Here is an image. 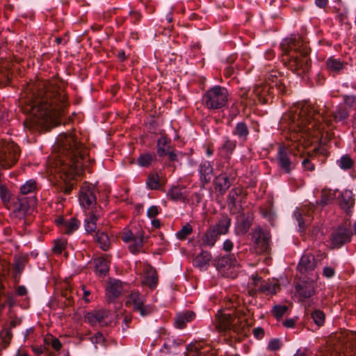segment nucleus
Returning a JSON list of instances; mask_svg holds the SVG:
<instances>
[{"instance_id": "33", "label": "nucleus", "mask_w": 356, "mask_h": 356, "mask_svg": "<svg viewBox=\"0 0 356 356\" xmlns=\"http://www.w3.org/2000/svg\"><path fill=\"white\" fill-rule=\"evenodd\" d=\"M167 197L172 201L185 202L186 199V195L182 192V188L177 186H173L168 190Z\"/></svg>"}, {"instance_id": "50", "label": "nucleus", "mask_w": 356, "mask_h": 356, "mask_svg": "<svg viewBox=\"0 0 356 356\" xmlns=\"http://www.w3.org/2000/svg\"><path fill=\"white\" fill-rule=\"evenodd\" d=\"M311 315L314 323L316 325L321 327L324 324L325 315L323 311L320 309H315L312 312Z\"/></svg>"}, {"instance_id": "53", "label": "nucleus", "mask_w": 356, "mask_h": 356, "mask_svg": "<svg viewBox=\"0 0 356 356\" xmlns=\"http://www.w3.org/2000/svg\"><path fill=\"white\" fill-rule=\"evenodd\" d=\"M334 197L335 194L334 193H332L330 190L323 189L321 193L320 204L322 206L327 205L334 200Z\"/></svg>"}, {"instance_id": "20", "label": "nucleus", "mask_w": 356, "mask_h": 356, "mask_svg": "<svg viewBox=\"0 0 356 356\" xmlns=\"http://www.w3.org/2000/svg\"><path fill=\"white\" fill-rule=\"evenodd\" d=\"M316 283L312 280H300L296 285V291L300 298H309L315 293Z\"/></svg>"}, {"instance_id": "27", "label": "nucleus", "mask_w": 356, "mask_h": 356, "mask_svg": "<svg viewBox=\"0 0 356 356\" xmlns=\"http://www.w3.org/2000/svg\"><path fill=\"white\" fill-rule=\"evenodd\" d=\"M211 254L207 250H202L197 254L193 260L194 266L200 270H206L208 268L209 262L211 261Z\"/></svg>"}, {"instance_id": "15", "label": "nucleus", "mask_w": 356, "mask_h": 356, "mask_svg": "<svg viewBox=\"0 0 356 356\" xmlns=\"http://www.w3.org/2000/svg\"><path fill=\"white\" fill-rule=\"evenodd\" d=\"M353 233L350 228L339 226L331 234L330 241L332 248H340L351 241Z\"/></svg>"}, {"instance_id": "55", "label": "nucleus", "mask_w": 356, "mask_h": 356, "mask_svg": "<svg viewBox=\"0 0 356 356\" xmlns=\"http://www.w3.org/2000/svg\"><path fill=\"white\" fill-rule=\"evenodd\" d=\"M67 241L65 239H56L54 241L52 247V251L57 254H60L65 249Z\"/></svg>"}, {"instance_id": "4", "label": "nucleus", "mask_w": 356, "mask_h": 356, "mask_svg": "<svg viewBox=\"0 0 356 356\" xmlns=\"http://www.w3.org/2000/svg\"><path fill=\"white\" fill-rule=\"evenodd\" d=\"M282 61L291 71L301 75L307 72L310 67L309 54L310 49L300 40L290 38L281 44Z\"/></svg>"}, {"instance_id": "54", "label": "nucleus", "mask_w": 356, "mask_h": 356, "mask_svg": "<svg viewBox=\"0 0 356 356\" xmlns=\"http://www.w3.org/2000/svg\"><path fill=\"white\" fill-rule=\"evenodd\" d=\"M192 226L187 223L186 225H184L179 232H177L176 236L178 239L184 240L188 235L192 233Z\"/></svg>"}, {"instance_id": "22", "label": "nucleus", "mask_w": 356, "mask_h": 356, "mask_svg": "<svg viewBox=\"0 0 356 356\" xmlns=\"http://www.w3.org/2000/svg\"><path fill=\"white\" fill-rule=\"evenodd\" d=\"M236 265L237 260L234 254H228L215 260L216 269L222 274H225L226 270Z\"/></svg>"}, {"instance_id": "6", "label": "nucleus", "mask_w": 356, "mask_h": 356, "mask_svg": "<svg viewBox=\"0 0 356 356\" xmlns=\"http://www.w3.org/2000/svg\"><path fill=\"white\" fill-rule=\"evenodd\" d=\"M228 99V90L220 86H215L211 88L203 96L204 104L209 110H218L224 108L227 104Z\"/></svg>"}, {"instance_id": "28", "label": "nucleus", "mask_w": 356, "mask_h": 356, "mask_svg": "<svg viewBox=\"0 0 356 356\" xmlns=\"http://www.w3.org/2000/svg\"><path fill=\"white\" fill-rule=\"evenodd\" d=\"M249 134L248 127L244 122H238L232 130V134L238 138L241 144L246 143Z\"/></svg>"}, {"instance_id": "59", "label": "nucleus", "mask_w": 356, "mask_h": 356, "mask_svg": "<svg viewBox=\"0 0 356 356\" xmlns=\"http://www.w3.org/2000/svg\"><path fill=\"white\" fill-rule=\"evenodd\" d=\"M282 346V343L280 339H272L268 344V349L270 351L278 350Z\"/></svg>"}, {"instance_id": "39", "label": "nucleus", "mask_w": 356, "mask_h": 356, "mask_svg": "<svg viewBox=\"0 0 356 356\" xmlns=\"http://www.w3.org/2000/svg\"><path fill=\"white\" fill-rule=\"evenodd\" d=\"M144 297L138 291H133L130 293L127 303H131L133 309L136 312L144 304Z\"/></svg>"}, {"instance_id": "32", "label": "nucleus", "mask_w": 356, "mask_h": 356, "mask_svg": "<svg viewBox=\"0 0 356 356\" xmlns=\"http://www.w3.org/2000/svg\"><path fill=\"white\" fill-rule=\"evenodd\" d=\"M355 204V199L353 198L351 191H345L341 195V198L339 201L340 207L345 210L347 213L351 212L350 209Z\"/></svg>"}, {"instance_id": "25", "label": "nucleus", "mask_w": 356, "mask_h": 356, "mask_svg": "<svg viewBox=\"0 0 356 356\" xmlns=\"http://www.w3.org/2000/svg\"><path fill=\"white\" fill-rule=\"evenodd\" d=\"M198 172L200 174V180L203 186L210 182L213 168L209 161H205L202 162L198 167Z\"/></svg>"}, {"instance_id": "16", "label": "nucleus", "mask_w": 356, "mask_h": 356, "mask_svg": "<svg viewBox=\"0 0 356 356\" xmlns=\"http://www.w3.org/2000/svg\"><path fill=\"white\" fill-rule=\"evenodd\" d=\"M110 315V312L106 309L94 310L88 312L85 316V319L92 326L99 325L103 327L108 325L111 322Z\"/></svg>"}, {"instance_id": "51", "label": "nucleus", "mask_w": 356, "mask_h": 356, "mask_svg": "<svg viewBox=\"0 0 356 356\" xmlns=\"http://www.w3.org/2000/svg\"><path fill=\"white\" fill-rule=\"evenodd\" d=\"M0 337L4 344V348L7 347L10 344L13 338L12 330L4 325L0 332Z\"/></svg>"}, {"instance_id": "56", "label": "nucleus", "mask_w": 356, "mask_h": 356, "mask_svg": "<svg viewBox=\"0 0 356 356\" xmlns=\"http://www.w3.org/2000/svg\"><path fill=\"white\" fill-rule=\"evenodd\" d=\"M288 310L286 305H275L273 307L272 313L277 319H280Z\"/></svg>"}, {"instance_id": "3", "label": "nucleus", "mask_w": 356, "mask_h": 356, "mask_svg": "<svg viewBox=\"0 0 356 356\" xmlns=\"http://www.w3.org/2000/svg\"><path fill=\"white\" fill-rule=\"evenodd\" d=\"M349 116V113L345 106H339L332 114L328 115L327 112H320L314 105L305 103L300 108L290 116L291 129L297 132H307L314 129L317 122L322 121L330 126L332 121L339 122L344 121Z\"/></svg>"}, {"instance_id": "52", "label": "nucleus", "mask_w": 356, "mask_h": 356, "mask_svg": "<svg viewBox=\"0 0 356 356\" xmlns=\"http://www.w3.org/2000/svg\"><path fill=\"white\" fill-rule=\"evenodd\" d=\"M0 197L3 204L8 208L11 203V195L7 187L4 185H0Z\"/></svg>"}, {"instance_id": "10", "label": "nucleus", "mask_w": 356, "mask_h": 356, "mask_svg": "<svg viewBox=\"0 0 356 356\" xmlns=\"http://www.w3.org/2000/svg\"><path fill=\"white\" fill-rule=\"evenodd\" d=\"M251 235L258 253L261 254L269 251L271 238L269 230L258 226L253 229Z\"/></svg>"}, {"instance_id": "62", "label": "nucleus", "mask_w": 356, "mask_h": 356, "mask_svg": "<svg viewBox=\"0 0 356 356\" xmlns=\"http://www.w3.org/2000/svg\"><path fill=\"white\" fill-rule=\"evenodd\" d=\"M335 274V270L330 266H325L323 270V275L325 277H332Z\"/></svg>"}, {"instance_id": "11", "label": "nucleus", "mask_w": 356, "mask_h": 356, "mask_svg": "<svg viewBox=\"0 0 356 356\" xmlns=\"http://www.w3.org/2000/svg\"><path fill=\"white\" fill-rule=\"evenodd\" d=\"M246 196L243 188L237 186L232 188L227 196V204L231 214H236L243 211V199Z\"/></svg>"}, {"instance_id": "31", "label": "nucleus", "mask_w": 356, "mask_h": 356, "mask_svg": "<svg viewBox=\"0 0 356 356\" xmlns=\"http://www.w3.org/2000/svg\"><path fill=\"white\" fill-rule=\"evenodd\" d=\"M195 317V313L193 311H187L177 315L175 318V326L177 328L183 329L186 324L191 322Z\"/></svg>"}, {"instance_id": "34", "label": "nucleus", "mask_w": 356, "mask_h": 356, "mask_svg": "<svg viewBox=\"0 0 356 356\" xmlns=\"http://www.w3.org/2000/svg\"><path fill=\"white\" fill-rule=\"evenodd\" d=\"M96 272L99 275H106L109 270L110 262L106 258L101 257L95 259Z\"/></svg>"}, {"instance_id": "18", "label": "nucleus", "mask_w": 356, "mask_h": 356, "mask_svg": "<svg viewBox=\"0 0 356 356\" xmlns=\"http://www.w3.org/2000/svg\"><path fill=\"white\" fill-rule=\"evenodd\" d=\"M253 284L254 288L251 291V292L254 291L255 293H264L266 295H274L280 289L279 284L263 281L260 277L254 278Z\"/></svg>"}, {"instance_id": "35", "label": "nucleus", "mask_w": 356, "mask_h": 356, "mask_svg": "<svg viewBox=\"0 0 356 356\" xmlns=\"http://www.w3.org/2000/svg\"><path fill=\"white\" fill-rule=\"evenodd\" d=\"M346 64V63L342 62L339 59H336L333 57H330L326 60L327 70L335 73H339L344 69Z\"/></svg>"}, {"instance_id": "42", "label": "nucleus", "mask_w": 356, "mask_h": 356, "mask_svg": "<svg viewBox=\"0 0 356 356\" xmlns=\"http://www.w3.org/2000/svg\"><path fill=\"white\" fill-rule=\"evenodd\" d=\"M339 356H356V337L348 340Z\"/></svg>"}, {"instance_id": "7", "label": "nucleus", "mask_w": 356, "mask_h": 356, "mask_svg": "<svg viewBox=\"0 0 356 356\" xmlns=\"http://www.w3.org/2000/svg\"><path fill=\"white\" fill-rule=\"evenodd\" d=\"M20 150L18 145L13 142L0 140V165L8 169L18 161Z\"/></svg>"}, {"instance_id": "38", "label": "nucleus", "mask_w": 356, "mask_h": 356, "mask_svg": "<svg viewBox=\"0 0 356 356\" xmlns=\"http://www.w3.org/2000/svg\"><path fill=\"white\" fill-rule=\"evenodd\" d=\"M143 283L148 286L150 289H154L156 287L158 284V275L155 269H150L146 272Z\"/></svg>"}, {"instance_id": "17", "label": "nucleus", "mask_w": 356, "mask_h": 356, "mask_svg": "<svg viewBox=\"0 0 356 356\" xmlns=\"http://www.w3.org/2000/svg\"><path fill=\"white\" fill-rule=\"evenodd\" d=\"M253 93L259 103L267 104L270 99L273 98L274 86L267 82L256 84L253 89Z\"/></svg>"}, {"instance_id": "5", "label": "nucleus", "mask_w": 356, "mask_h": 356, "mask_svg": "<svg viewBox=\"0 0 356 356\" xmlns=\"http://www.w3.org/2000/svg\"><path fill=\"white\" fill-rule=\"evenodd\" d=\"M246 314L244 309H236L234 314H220L218 312L215 328L220 333L243 334L248 326Z\"/></svg>"}, {"instance_id": "1", "label": "nucleus", "mask_w": 356, "mask_h": 356, "mask_svg": "<svg viewBox=\"0 0 356 356\" xmlns=\"http://www.w3.org/2000/svg\"><path fill=\"white\" fill-rule=\"evenodd\" d=\"M24 111L31 116L24 122L25 127L33 133L49 131L61 123L69 103L62 83L52 80L39 83L26 101Z\"/></svg>"}, {"instance_id": "12", "label": "nucleus", "mask_w": 356, "mask_h": 356, "mask_svg": "<svg viewBox=\"0 0 356 356\" xmlns=\"http://www.w3.org/2000/svg\"><path fill=\"white\" fill-rule=\"evenodd\" d=\"M79 201L83 208L92 209L97 204L95 187L88 182H84L79 191Z\"/></svg>"}, {"instance_id": "8", "label": "nucleus", "mask_w": 356, "mask_h": 356, "mask_svg": "<svg viewBox=\"0 0 356 356\" xmlns=\"http://www.w3.org/2000/svg\"><path fill=\"white\" fill-rule=\"evenodd\" d=\"M35 203L36 199L34 197L19 195L11 200V203L8 209L12 211L14 218L21 220L25 218Z\"/></svg>"}, {"instance_id": "26", "label": "nucleus", "mask_w": 356, "mask_h": 356, "mask_svg": "<svg viewBox=\"0 0 356 356\" xmlns=\"http://www.w3.org/2000/svg\"><path fill=\"white\" fill-rule=\"evenodd\" d=\"M266 79L271 82L270 83L271 85L274 83L273 86L276 87L279 92L282 94L286 92L283 76L279 72L272 70L268 72L266 75Z\"/></svg>"}, {"instance_id": "46", "label": "nucleus", "mask_w": 356, "mask_h": 356, "mask_svg": "<svg viewBox=\"0 0 356 356\" xmlns=\"http://www.w3.org/2000/svg\"><path fill=\"white\" fill-rule=\"evenodd\" d=\"M79 225L80 222L77 219L72 218L64 222V232L66 234H70L79 228Z\"/></svg>"}, {"instance_id": "49", "label": "nucleus", "mask_w": 356, "mask_h": 356, "mask_svg": "<svg viewBox=\"0 0 356 356\" xmlns=\"http://www.w3.org/2000/svg\"><path fill=\"white\" fill-rule=\"evenodd\" d=\"M36 189V182L34 180L30 179L27 181L24 185L20 187L21 195L33 193Z\"/></svg>"}, {"instance_id": "24", "label": "nucleus", "mask_w": 356, "mask_h": 356, "mask_svg": "<svg viewBox=\"0 0 356 356\" xmlns=\"http://www.w3.org/2000/svg\"><path fill=\"white\" fill-rule=\"evenodd\" d=\"M220 236L211 227L208 228L202 235L199 241L200 248H213Z\"/></svg>"}, {"instance_id": "14", "label": "nucleus", "mask_w": 356, "mask_h": 356, "mask_svg": "<svg viewBox=\"0 0 356 356\" xmlns=\"http://www.w3.org/2000/svg\"><path fill=\"white\" fill-rule=\"evenodd\" d=\"M276 161L279 169L285 174L291 173L296 166L291 160L290 151L285 145L278 147Z\"/></svg>"}, {"instance_id": "2", "label": "nucleus", "mask_w": 356, "mask_h": 356, "mask_svg": "<svg viewBox=\"0 0 356 356\" xmlns=\"http://www.w3.org/2000/svg\"><path fill=\"white\" fill-rule=\"evenodd\" d=\"M56 153L51 163V173L58 175L65 184L61 191L69 195L74 184L70 182L83 170V161L88 155V149L77 140L73 134H60L54 147Z\"/></svg>"}, {"instance_id": "45", "label": "nucleus", "mask_w": 356, "mask_h": 356, "mask_svg": "<svg viewBox=\"0 0 356 356\" xmlns=\"http://www.w3.org/2000/svg\"><path fill=\"white\" fill-rule=\"evenodd\" d=\"M293 215L298 222L299 230L300 232H304L307 227V225L310 221V217L308 216L304 218L302 213L298 210L296 211Z\"/></svg>"}, {"instance_id": "57", "label": "nucleus", "mask_w": 356, "mask_h": 356, "mask_svg": "<svg viewBox=\"0 0 356 356\" xmlns=\"http://www.w3.org/2000/svg\"><path fill=\"white\" fill-rule=\"evenodd\" d=\"M154 311V307L151 305H145L143 304L136 312H139V314L145 317L150 315Z\"/></svg>"}, {"instance_id": "29", "label": "nucleus", "mask_w": 356, "mask_h": 356, "mask_svg": "<svg viewBox=\"0 0 356 356\" xmlns=\"http://www.w3.org/2000/svg\"><path fill=\"white\" fill-rule=\"evenodd\" d=\"M27 261V257L15 258L13 266V278L15 283L19 282L21 274L24 270Z\"/></svg>"}, {"instance_id": "44", "label": "nucleus", "mask_w": 356, "mask_h": 356, "mask_svg": "<svg viewBox=\"0 0 356 356\" xmlns=\"http://www.w3.org/2000/svg\"><path fill=\"white\" fill-rule=\"evenodd\" d=\"M170 140L165 136H161L156 142V152L159 156L162 157L167 154L168 147L166 145Z\"/></svg>"}, {"instance_id": "9", "label": "nucleus", "mask_w": 356, "mask_h": 356, "mask_svg": "<svg viewBox=\"0 0 356 356\" xmlns=\"http://www.w3.org/2000/svg\"><path fill=\"white\" fill-rule=\"evenodd\" d=\"M237 172L232 168H227L213 179V186L216 191L220 195H224L234 184Z\"/></svg>"}, {"instance_id": "21", "label": "nucleus", "mask_w": 356, "mask_h": 356, "mask_svg": "<svg viewBox=\"0 0 356 356\" xmlns=\"http://www.w3.org/2000/svg\"><path fill=\"white\" fill-rule=\"evenodd\" d=\"M316 267V261L314 255L312 254H304L300 259L297 269L302 275H306L314 271Z\"/></svg>"}, {"instance_id": "36", "label": "nucleus", "mask_w": 356, "mask_h": 356, "mask_svg": "<svg viewBox=\"0 0 356 356\" xmlns=\"http://www.w3.org/2000/svg\"><path fill=\"white\" fill-rule=\"evenodd\" d=\"M95 241L98 243L99 248L106 251L110 248L111 242L108 234L104 232L98 230L95 234Z\"/></svg>"}, {"instance_id": "41", "label": "nucleus", "mask_w": 356, "mask_h": 356, "mask_svg": "<svg viewBox=\"0 0 356 356\" xmlns=\"http://www.w3.org/2000/svg\"><path fill=\"white\" fill-rule=\"evenodd\" d=\"M250 88H240L238 95L241 98V104L245 106H251L255 104V99L249 96Z\"/></svg>"}, {"instance_id": "60", "label": "nucleus", "mask_w": 356, "mask_h": 356, "mask_svg": "<svg viewBox=\"0 0 356 356\" xmlns=\"http://www.w3.org/2000/svg\"><path fill=\"white\" fill-rule=\"evenodd\" d=\"M131 22L134 24H137L142 19V15L138 11L131 10L129 12Z\"/></svg>"}, {"instance_id": "37", "label": "nucleus", "mask_w": 356, "mask_h": 356, "mask_svg": "<svg viewBox=\"0 0 356 356\" xmlns=\"http://www.w3.org/2000/svg\"><path fill=\"white\" fill-rule=\"evenodd\" d=\"M156 159V156L154 152H145L139 155L137 163L140 167L148 168Z\"/></svg>"}, {"instance_id": "13", "label": "nucleus", "mask_w": 356, "mask_h": 356, "mask_svg": "<svg viewBox=\"0 0 356 356\" xmlns=\"http://www.w3.org/2000/svg\"><path fill=\"white\" fill-rule=\"evenodd\" d=\"M122 240L125 243H129V250L134 254H138L145 243L143 232H138L134 234L131 230L125 231L121 236Z\"/></svg>"}, {"instance_id": "19", "label": "nucleus", "mask_w": 356, "mask_h": 356, "mask_svg": "<svg viewBox=\"0 0 356 356\" xmlns=\"http://www.w3.org/2000/svg\"><path fill=\"white\" fill-rule=\"evenodd\" d=\"M252 214L248 212H240L237 217V222L236 225L235 232L237 235H244L250 229L252 224Z\"/></svg>"}, {"instance_id": "64", "label": "nucleus", "mask_w": 356, "mask_h": 356, "mask_svg": "<svg viewBox=\"0 0 356 356\" xmlns=\"http://www.w3.org/2000/svg\"><path fill=\"white\" fill-rule=\"evenodd\" d=\"M252 333L257 339H261L264 337V330L261 327L254 328Z\"/></svg>"}, {"instance_id": "23", "label": "nucleus", "mask_w": 356, "mask_h": 356, "mask_svg": "<svg viewBox=\"0 0 356 356\" xmlns=\"http://www.w3.org/2000/svg\"><path fill=\"white\" fill-rule=\"evenodd\" d=\"M232 220L226 213H222L218 218L217 222L210 227L220 236L225 235L229 232L231 226Z\"/></svg>"}, {"instance_id": "63", "label": "nucleus", "mask_w": 356, "mask_h": 356, "mask_svg": "<svg viewBox=\"0 0 356 356\" xmlns=\"http://www.w3.org/2000/svg\"><path fill=\"white\" fill-rule=\"evenodd\" d=\"M159 214V209L156 206L150 207L147 211V216L149 218H154Z\"/></svg>"}, {"instance_id": "58", "label": "nucleus", "mask_w": 356, "mask_h": 356, "mask_svg": "<svg viewBox=\"0 0 356 356\" xmlns=\"http://www.w3.org/2000/svg\"><path fill=\"white\" fill-rule=\"evenodd\" d=\"M181 154V152H178L175 149L170 150V147L168 146V152L166 155H168V160L170 163L178 162L179 156Z\"/></svg>"}, {"instance_id": "40", "label": "nucleus", "mask_w": 356, "mask_h": 356, "mask_svg": "<svg viewBox=\"0 0 356 356\" xmlns=\"http://www.w3.org/2000/svg\"><path fill=\"white\" fill-rule=\"evenodd\" d=\"M99 216L95 213L93 211L91 212L85 219V229L87 233H92L95 232L97 229V221L99 219Z\"/></svg>"}, {"instance_id": "47", "label": "nucleus", "mask_w": 356, "mask_h": 356, "mask_svg": "<svg viewBox=\"0 0 356 356\" xmlns=\"http://www.w3.org/2000/svg\"><path fill=\"white\" fill-rule=\"evenodd\" d=\"M146 184L151 190H157L160 188L159 177L158 174H149L147 177Z\"/></svg>"}, {"instance_id": "43", "label": "nucleus", "mask_w": 356, "mask_h": 356, "mask_svg": "<svg viewBox=\"0 0 356 356\" xmlns=\"http://www.w3.org/2000/svg\"><path fill=\"white\" fill-rule=\"evenodd\" d=\"M236 147V141L225 137L224 143L220 147V150L224 152L227 156L232 154Z\"/></svg>"}, {"instance_id": "30", "label": "nucleus", "mask_w": 356, "mask_h": 356, "mask_svg": "<svg viewBox=\"0 0 356 356\" xmlns=\"http://www.w3.org/2000/svg\"><path fill=\"white\" fill-rule=\"evenodd\" d=\"M122 291V283L120 281L115 280L110 282L106 289V295L110 302L115 301L120 297Z\"/></svg>"}, {"instance_id": "48", "label": "nucleus", "mask_w": 356, "mask_h": 356, "mask_svg": "<svg viewBox=\"0 0 356 356\" xmlns=\"http://www.w3.org/2000/svg\"><path fill=\"white\" fill-rule=\"evenodd\" d=\"M337 163L339 167L344 170H350L354 165V161L348 154L342 156Z\"/></svg>"}, {"instance_id": "61", "label": "nucleus", "mask_w": 356, "mask_h": 356, "mask_svg": "<svg viewBox=\"0 0 356 356\" xmlns=\"http://www.w3.org/2000/svg\"><path fill=\"white\" fill-rule=\"evenodd\" d=\"M347 18L348 15L346 12L337 11V15H335V19L338 21L340 25L346 24V20Z\"/></svg>"}]
</instances>
